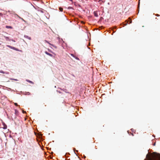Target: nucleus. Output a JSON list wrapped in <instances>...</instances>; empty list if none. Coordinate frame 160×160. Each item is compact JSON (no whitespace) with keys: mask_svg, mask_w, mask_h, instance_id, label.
I'll list each match as a JSON object with an SVG mask.
<instances>
[{"mask_svg":"<svg viewBox=\"0 0 160 160\" xmlns=\"http://www.w3.org/2000/svg\"><path fill=\"white\" fill-rule=\"evenodd\" d=\"M2 16V14L1 13H0V16Z\"/></svg>","mask_w":160,"mask_h":160,"instance_id":"obj_18","label":"nucleus"},{"mask_svg":"<svg viewBox=\"0 0 160 160\" xmlns=\"http://www.w3.org/2000/svg\"><path fill=\"white\" fill-rule=\"evenodd\" d=\"M155 143L153 145H154H154H155Z\"/></svg>","mask_w":160,"mask_h":160,"instance_id":"obj_22","label":"nucleus"},{"mask_svg":"<svg viewBox=\"0 0 160 160\" xmlns=\"http://www.w3.org/2000/svg\"><path fill=\"white\" fill-rule=\"evenodd\" d=\"M26 81L28 82H29L30 83H32V84H33V82H32V81H30L29 80H26Z\"/></svg>","mask_w":160,"mask_h":160,"instance_id":"obj_10","label":"nucleus"},{"mask_svg":"<svg viewBox=\"0 0 160 160\" xmlns=\"http://www.w3.org/2000/svg\"><path fill=\"white\" fill-rule=\"evenodd\" d=\"M70 0L71 1H72V0Z\"/></svg>","mask_w":160,"mask_h":160,"instance_id":"obj_25","label":"nucleus"},{"mask_svg":"<svg viewBox=\"0 0 160 160\" xmlns=\"http://www.w3.org/2000/svg\"><path fill=\"white\" fill-rule=\"evenodd\" d=\"M59 9L60 11L61 12H62L63 10V8H61V7L59 8Z\"/></svg>","mask_w":160,"mask_h":160,"instance_id":"obj_13","label":"nucleus"},{"mask_svg":"<svg viewBox=\"0 0 160 160\" xmlns=\"http://www.w3.org/2000/svg\"><path fill=\"white\" fill-rule=\"evenodd\" d=\"M14 80H16V81H17V79H14Z\"/></svg>","mask_w":160,"mask_h":160,"instance_id":"obj_24","label":"nucleus"},{"mask_svg":"<svg viewBox=\"0 0 160 160\" xmlns=\"http://www.w3.org/2000/svg\"><path fill=\"white\" fill-rule=\"evenodd\" d=\"M14 110V112H13L14 113V114H15L17 116H18V113H19L18 111L16 109H15Z\"/></svg>","mask_w":160,"mask_h":160,"instance_id":"obj_5","label":"nucleus"},{"mask_svg":"<svg viewBox=\"0 0 160 160\" xmlns=\"http://www.w3.org/2000/svg\"><path fill=\"white\" fill-rule=\"evenodd\" d=\"M13 114H12L11 118H12V120L14 119H15L17 117V115L14 114V113L13 112Z\"/></svg>","mask_w":160,"mask_h":160,"instance_id":"obj_3","label":"nucleus"},{"mask_svg":"<svg viewBox=\"0 0 160 160\" xmlns=\"http://www.w3.org/2000/svg\"><path fill=\"white\" fill-rule=\"evenodd\" d=\"M45 53L46 54H47V55H49V56H51V57H52V56H52V54H50V53H49L48 52H47V51H45Z\"/></svg>","mask_w":160,"mask_h":160,"instance_id":"obj_7","label":"nucleus"},{"mask_svg":"<svg viewBox=\"0 0 160 160\" xmlns=\"http://www.w3.org/2000/svg\"><path fill=\"white\" fill-rule=\"evenodd\" d=\"M128 20H126L125 21V22H126V23H125V24H124V25H127L128 24Z\"/></svg>","mask_w":160,"mask_h":160,"instance_id":"obj_11","label":"nucleus"},{"mask_svg":"<svg viewBox=\"0 0 160 160\" xmlns=\"http://www.w3.org/2000/svg\"><path fill=\"white\" fill-rule=\"evenodd\" d=\"M22 112H23V113H25L26 112L23 111Z\"/></svg>","mask_w":160,"mask_h":160,"instance_id":"obj_19","label":"nucleus"},{"mask_svg":"<svg viewBox=\"0 0 160 160\" xmlns=\"http://www.w3.org/2000/svg\"><path fill=\"white\" fill-rule=\"evenodd\" d=\"M14 105L16 106H18V104L16 103H14Z\"/></svg>","mask_w":160,"mask_h":160,"instance_id":"obj_15","label":"nucleus"},{"mask_svg":"<svg viewBox=\"0 0 160 160\" xmlns=\"http://www.w3.org/2000/svg\"><path fill=\"white\" fill-rule=\"evenodd\" d=\"M7 47H8L9 48H10L12 49H13V50H14L16 51H19V50L17 48H16L14 47H12V46H9V45H7Z\"/></svg>","mask_w":160,"mask_h":160,"instance_id":"obj_2","label":"nucleus"},{"mask_svg":"<svg viewBox=\"0 0 160 160\" xmlns=\"http://www.w3.org/2000/svg\"><path fill=\"white\" fill-rule=\"evenodd\" d=\"M146 158L147 160H160V154L154 152L150 154H147Z\"/></svg>","mask_w":160,"mask_h":160,"instance_id":"obj_1","label":"nucleus"},{"mask_svg":"<svg viewBox=\"0 0 160 160\" xmlns=\"http://www.w3.org/2000/svg\"><path fill=\"white\" fill-rule=\"evenodd\" d=\"M159 16V15L157 14V16Z\"/></svg>","mask_w":160,"mask_h":160,"instance_id":"obj_23","label":"nucleus"},{"mask_svg":"<svg viewBox=\"0 0 160 160\" xmlns=\"http://www.w3.org/2000/svg\"><path fill=\"white\" fill-rule=\"evenodd\" d=\"M6 39H8V37H6Z\"/></svg>","mask_w":160,"mask_h":160,"instance_id":"obj_20","label":"nucleus"},{"mask_svg":"<svg viewBox=\"0 0 160 160\" xmlns=\"http://www.w3.org/2000/svg\"><path fill=\"white\" fill-rule=\"evenodd\" d=\"M71 55L72 56H73V57H74V55L73 54H71Z\"/></svg>","mask_w":160,"mask_h":160,"instance_id":"obj_16","label":"nucleus"},{"mask_svg":"<svg viewBox=\"0 0 160 160\" xmlns=\"http://www.w3.org/2000/svg\"><path fill=\"white\" fill-rule=\"evenodd\" d=\"M75 58L77 60H79V58L77 57H76Z\"/></svg>","mask_w":160,"mask_h":160,"instance_id":"obj_17","label":"nucleus"},{"mask_svg":"<svg viewBox=\"0 0 160 160\" xmlns=\"http://www.w3.org/2000/svg\"><path fill=\"white\" fill-rule=\"evenodd\" d=\"M3 125L4 126V127L3 128V129H6L7 128V125L4 123H3Z\"/></svg>","mask_w":160,"mask_h":160,"instance_id":"obj_8","label":"nucleus"},{"mask_svg":"<svg viewBox=\"0 0 160 160\" xmlns=\"http://www.w3.org/2000/svg\"><path fill=\"white\" fill-rule=\"evenodd\" d=\"M24 37L26 38H27L29 40H31V38L30 37H29V36H27V35H25L24 36Z\"/></svg>","mask_w":160,"mask_h":160,"instance_id":"obj_9","label":"nucleus"},{"mask_svg":"<svg viewBox=\"0 0 160 160\" xmlns=\"http://www.w3.org/2000/svg\"><path fill=\"white\" fill-rule=\"evenodd\" d=\"M12 40L13 41V42H15V41L14 40Z\"/></svg>","mask_w":160,"mask_h":160,"instance_id":"obj_21","label":"nucleus"},{"mask_svg":"<svg viewBox=\"0 0 160 160\" xmlns=\"http://www.w3.org/2000/svg\"><path fill=\"white\" fill-rule=\"evenodd\" d=\"M93 13H94V15L96 17H98V14L97 11H94V12Z\"/></svg>","mask_w":160,"mask_h":160,"instance_id":"obj_6","label":"nucleus"},{"mask_svg":"<svg viewBox=\"0 0 160 160\" xmlns=\"http://www.w3.org/2000/svg\"><path fill=\"white\" fill-rule=\"evenodd\" d=\"M129 19V20L130 21V23H131L132 22V20L131 19V18H128Z\"/></svg>","mask_w":160,"mask_h":160,"instance_id":"obj_14","label":"nucleus"},{"mask_svg":"<svg viewBox=\"0 0 160 160\" xmlns=\"http://www.w3.org/2000/svg\"><path fill=\"white\" fill-rule=\"evenodd\" d=\"M6 28H12V27L11 26H6Z\"/></svg>","mask_w":160,"mask_h":160,"instance_id":"obj_12","label":"nucleus"},{"mask_svg":"<svg viewBox=\"0 0 160 160\" xmlns=\"http://www.w3.org/2000/svg\"><path fill=\"white\" fill-rule=\"evenodd\" d=\"M45 42H46L48 43V44H49V45H50L52 46H53L54 48H57V47L56 46L54 45H53V44H51V43H49L48 41H47L45 40Z\"/></svg>","mask_w":160,"mask_h":160,"instance_id":"obj_4","label":"nucleus"}]
</instances>
